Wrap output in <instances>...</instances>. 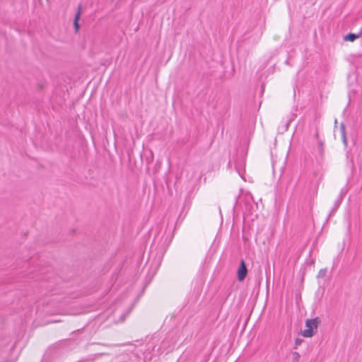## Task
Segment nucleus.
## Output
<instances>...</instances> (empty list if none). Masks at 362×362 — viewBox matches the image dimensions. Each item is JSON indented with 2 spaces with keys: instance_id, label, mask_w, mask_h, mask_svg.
<instances>
[{
  "instance_id": "nucleus-1",
  "label": "nucleus",
  "mask_w": 362,
  "mask_h": 362,
  "mask_svg": "<svg viewBox=\"0 0 362 362\" xmlns=\"http://www.w3.org/2000/svg\"><path fill=\"white\" fill-rule=\"evenodd\" d=\"M321 323V320L318 317L313 319H307L305 320V326L307 329L301 332V334L304 337H312L317 332L319 325Z\"/></svg>"
},
{
  "instance_id": "nucleus-2",
  "label": "nucleus",
  "mask_w": 362,
  "mask_h": 362,
  "mask_svg": "<svg viewBox=\"0 0 362 362\" xmlns=\"http://www.w3.org/2000/svg\"><path fill=\"white\" fill-rule=\"evenodd\" d=\"M18 356L12 344L8 345L0 351V357L4 362H15L18 359Z\"/></svg>"
},
{
  "instance_id": "nucleus-3",
  "label": "nucleus",
  "mask_w": 362,
  "mask_h": 362,
  "mask_svg": "<svg viewBox=\"0 0 362 362\" xmlns=\"http://www.w3.org/2000/svg\"><path fill=\"white\" fill-rule=\"evenodd\" d=\"M237 274H238V280L239 281H242L245 279V277L247 274V267H246V264H245V262L244 260H242L240 262V265L238 269Z\"/></svg>"
},
{
  "instance_id": "nucleus-4",
  "label": "nucleus",
  "mask_w": 362,
  "mask_h": 362,
  "mask_svg": "<svg viewBox=\"0 0 362 362\" xmlns=\"http://www.w3.org/2000/svg\"><path fill=\"white\" fill-rule=\"evenodd\" d=\"M81 6H79L78 11H77V13H76V14L75 16L74 22L76 31H78V29H79L78 20H79L80 16H81Z\"/></svg>"
},
{
  "instance_id": "nucleus-5",
  "label": "nucleus",
  "mask_w": 362,
  "mask_h": 362,
  "mask_svg": "<svg viewBox=\"0 0 362 362\" xmlns=\"http://www.w3.org/2000/svg\"><path fill=\"white\" fill-rule=\"evenodd\" d=\"M358 37H359V35L350 33L344 37V40L354 42L356 39H357Z\"/></svg>"
},
{
  "instance_id": "nucleus-6",
  "label": "nucleus",
  "mask_w": 362,
  "mask_h": 362,
  "mask_svg": "<svg viewBox=\"0 0 362 362\" xmlns=\"http://www.w3.org/2000/svg\"><path fill=\"white\" fill-rule=\"evenodd\" d=\"M317 148H318V151L320 153V156L321 159H322L324 157L325 149H324V142L322 140L318 141Z\"/></svg>"
},
{
  "instance_id": "nucleus-7",
  "label": "nucleus",
  "mask_w": 362,
  "mask_h": 362,
  "mask_svg": "<svg viewBox=\"0 0 362 362\" xmlns=\"http://www.w3.org/2000/svg\"><path fill=\"white\" fill-rule=\"evenodd\" d=\"M237 173H238L240 177L243 180L246 181L245 177V170L241 168H236Z\"/></svg>"
},
{
  "instance_id": "nucleus-8",
  "label": "nucleus",
  "mask_w": 362,
  "mask_h": 362,
  "mask_svg": "<svg viewBox=\"0 0 362 362\" xmlns=\"http://www.w3.org/2000/svg\"><path fill=\"white\" fill-rule=\"evenodd\" d=\"M300 356L298 352L294 351L292 353V361L293 362H298L300 360Z\"/></svg>"
},
{
  "instance_id": "nucleus-9",
  "label": "nucleus",
  "mask_w": 362,
  "mask_h": 362,
  "mask_svg": "<svg viewBox=\"0 0 362 362\" xmlns=\"http://www.w3.org/2000/svg\"><path fill=\"white\" fill-rule=\"evenodd\" d=\"M327 274V269H322L319 271L317 277H323Z\"/></svg>"
},
{
  "instance_id": "nucleus-10",
  "label": "nucleus",
  "mask_w": 362,
  "mask_h": 362,
  "mask_svg": "<svg viewBox=\"0 0 362 362\" xmlns=\"http://www.w3.org/2000/svg\"><path fill=\"white\" fill-rule=\"evenodd\" d=\"M340 132L341 135L346 134V127L344 123H341L340 124Z\"/></svg>"
},
{
  "instance_id": "nucleus-11",
  "label": "nucleus",
  "mask_w": 362,
  "mask_h": 362,
  "mask_svg": "<svg viewBox=\"0 0 362 362\" xmlns=\"http://www.w3.org/2000/svg\"><path fill=\"white\" fill-rule=\"evenodd\" d=\"M340 203H341V199L336 201V202L334 204V206L333 209L332 210V212H334L335 210H337L338 209V207L340 205Z\"/></svg>"
},
{
  "instance_id": "nucleus-12",
  "label": "nucleus",
  "mask_w": 362,
  "mask_h": 362,
  "mask_svg": "<svg viewBox=\"0 0 362 362\" xmlns=\"http://www.w3.org/2000/svg\"><path fill=\"white\" fill-rule=\"evenodd\" d=\"M302 341H303V339L296 338V340H295L296 347L297 346L300 345L302 343Z\"/></svg>"
},
{
  "instance_id": "nucleus-13",
  "label": "nucleus",
  "mask_w": 362,
  "mask_h": 362,
  "mask_svg": "<svg viewBox=\"0 0 362 362\" xmlns=\"http://www.w3.org/2000/svg\"><path fill=\"white\" fill-rule=\"evenodd\" d=\"M341 139L343 141V143L346 145L347 144V139H346V134L341 135Z\"/></svg>"
},
{
  "instance_id": "nucleus-14",
  "label": "nucleus",
  "mask_w": 362,
  "mask_h": 362,
  "mask_svg": "<svg viewBox=\"0 0 362 362\" xmlns=\"http://www.w3.org/2000/svg\"><path fill=\"white\" fill-rule=\"evenodd\" d=\"M315 136L316 138H318V133H317V132H316V134H315Z\"/></svg>"
}]
</instances>
